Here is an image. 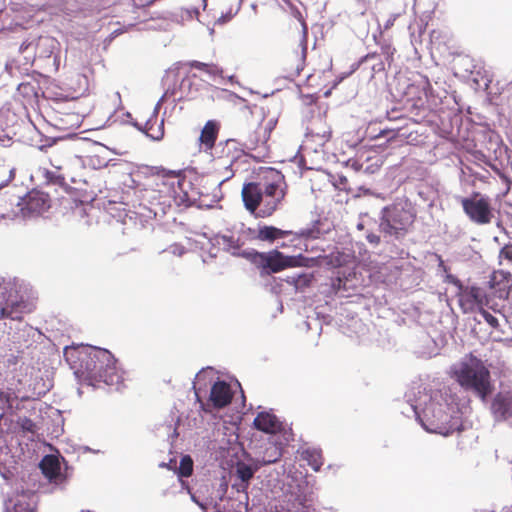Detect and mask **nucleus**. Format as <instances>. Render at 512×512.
<instances>
[{
    "label": "nucleus",
    "instance_id": "nucleus-34",
    "mask_svg": "<svg viewBox=\"0 0 512 512\" xmlns=\"http://www.w3.org/2000/svg\"><path fill=\"white\" fill-rule=\"evenodd\" d=\"M480 314L483 316L484 320L492 327V328H498L499 327V321L498 319L493 316L491 313H489L488 311H486L483 308H481L479 310Z\"/></svg>",
    "mask_w": 512,
    "mask_h": 512
},
{
    "label": "nucleus",
    "instance_id": "nucleus-17",
    "mask_svg": "<svg viewBox=\"0 0 512 512\" xmlns=\"http://www.w3.org/2000/svg\"><path fill=\"white\" fill-rule=\"evenodd\" d=\"M510 274L503 271H495L492 273L489 286L495 290V295L500 299H507L510 288Z\"/></svg>",
    "mask_w": 512,
    "mask_h": 512
},
{
    "label": "nucleus",
    "instance_id": "nucleus-35",
    "mask_svg": "<svg viewBox=\"0 0 512 512\" xmlns=\"http://www.w3.org/2000/svg\"><path fill=\"white\" fill-rule=\"evenodd\" d=\"M389 133H392V136H390L388 138L389 141L397 138V137H404L405 134L404 133H400V130L398 129L397 131L395 130H388V129H383L381 130L376 136L375 138H379V137H384L386 135H388Z\"/></svg>",
    "mask_w": 512,
    "mask_h": 512
},
{
    "label": "nucleus",
    "instance_id": "nucleus-47",
    "mask_svg": "<svg viewBox=\"0 0 512 512\" xmlns=\"http://www.w3.org/2000/svg\"><path fill=\"white\" fill-rule=\"evenodd\" d=\"M81 512H90V511H81Z\"/></svg>",
    "mask_w": 512,
    "mask_h": 512
},
{
    "label": "nucleus",
    "instance_id": "nucleus-37",
    "mask_svg": "<svg viewBox=\"0 0 512 512\" xmlns=\"http://www.w3.org/2000/svg\"><path fill=\"white\" fill-rule=\"evenodd\" d=\"M44 176L48 182H52L55 184H61L64 181V177L55 175L53 172L48 171V170L45 171Z\"/></svg>",
    "mask_w": 512,
    "mask_h": 512
},
{
    "label": "nucleus",
    "instance_id": "nucleus-13",
    "mask_svg": "<svg viewBox=\"0 0 512 512\" xmlns=\"http://www.w3.org/2000/svg\"><path fill=\"white\" fill-rule=\"evenodd\" d=\"M244 207L250 212L255 213L257 209L263 207L262 182L245 183L241 191Z\"/></svg>",
    "mask_w": 512,
    "mask_h": 512
},
{
    "label": "nucleus",
    "instance_id": "nucleus-39",
    "mask_svg": "<svg viewBox=\"0 0 512 512\" xmlns=\"http://www.w3.org/2000/svg\"><path fill=\"white\" fill-rule=\"evenodd\" d=\"M0 401L6 403L8 406H11L12 397L9 392H5L0 390Z\"/></svg>",
    "mask_w": 512,
    "mask_h": 512
},
{
    "label": "nucleus",
    "instance_id": "nucleus-21",
    "mask_svg": "<svg viewBox=\"0 0 512 512\" xmlns=\"http://www.w3.org/2000/svg\"><path fill=\"white\" fill-rule=\"evenodd\" d=\"M491 409L493 414L498 418H501L503 420L511 418L512 396L503 394L496 395V397L492 401Z\"/></svg>",
    "mask_w": 512,
    "mask_h": 512
},
{
    "label": "nucleus",
    "instance_id": "nucleus-46",
    "mask_svg": "<svg viewBox=\"0 0 512 512\" xmlns=\"http://www.w3.org/2000/svg\"><path fill=\"white\" fill-rule=\"evenodd\" d=\"M196 398L198 401H200L199 394L196 392Z\"/></svg>",
    "mask_w": 512,
    "mask_h": 512
},
{
    "label": "nucleus",
    "instance_id": "nucleus-11",
    "mask_svg": "<svg viewBox=\"0 0 512 512\" xmlns=\"http://www.w3.org/2000/svg\"><path fill=\"white\" fill-rule=\"evenodd\" d=\"M302 36L296 45L287 48L282 55L284 69L292 75H299L305 67L307 56V26L302 22Z\"/></svg>",
    "mask_w": 512,
    "mask_h": 512
},
{
    "label": "nucleus",
    "instance_id": "nucleus-40",
    "mask_svg": "<svg viewBox=\"0 0 512 512\" xmlns=\"http://www.w3.org/2000/svg\"><path fill=\"white\" fill-rule=\"evenodd\" d=\"M288 284L292 285V286H296L297 284V281H298V275H292V276H288L285 280Z\"/></svg>",
    "mask_w": 512,
    "mask_h": 512
},
{
    "label": "nucleus",
    "instance_id": "nucleus-22",
    "mask_svg": "<svg viewBox=\"0 0 512 512\" xmlns=\"http://www.w3.org/2000/svg\"><path fill=\"white\" fill-rule=\"evenodd\" d=\"M42 473L50 481H56L60 476V462L54 455H46L40 462Z\"/></svg>",
    "mask_w": 512,
    "mask_h": 512
},
{
    "label": "nucleus",
    "instance_id": "nucleus-41",
    "mask_svg": "<svg viewBox=\"0 0 512 512\" xmlns=\"http://www.w3.org/2000/svg\"><path fill=\"white\" fill-rule=\"evenodd\" d=\"M294 512H312V509L299 503Z\"/></svg>",
    "mask_w": 512,
    "mask_h": 512
},
{
    "label": "nucleus",
    "instance_id": "nucleus-33",
    "mask_svg": "<svg viewBox=\"0 0 512 512\" xmlns=\"http://www.w3.org/2000/svg\"><path fill=\"white\" fill-rule=\"evenodd\" d=\"M312 282V275L308 274H298V281L295 286L297 291H303L305 288L309 287Z\"/></svg>",
    "mask_w": 512,
    "mask_h": 512
},
{
    "label": "nucleus",
    "instance_id": "nucleus-3",
    "mask_svg": "<svg viewBox=\"0 0 512 512\" xmlns=\"http://www.w3.org/2000/svg\"><path fill=\"white\" fill-rule=\"evenodd\" d=\"M455 375L464 389L473 391L482 400H485L492 391L490 371L474 356H471L468 362L461 363Z\"/></svg>",
    "mask_w": 512,
    "mask_h": 512
},
{
    "label": "nucleus",
    "instance_id": "nucleus-30",
    "mask_svg": "<svg viewBox=\"0 0 512 512\" xmlns=\"http://www.w3.org/2000/svg\"><path fill=\"white\" fill-rule=\"evenodd\" d=\"M281 457V452L276 446H270L266 449L265 455L262 458L264 465L276 462Z\"/></svg>",
    "mask_w": 512,
    "mask_h": 512
},
{
    "label": "nucleus",
    "instance_id": "nucleus-4",
    "mask_svg": "<svg viewBox=\"0 0 512 512\" xmlns=\"http://www.w3.org/2000/svg\"><path fill=\"white\" fill-rule=\"evenodd\" d=\"M416 218L411 204L398 202L383 210L380 229L383 233L396 239L405 236Z\"/></svg>",
    "mask_w": 512,
    "mask_h": 512
},
{
    "label": "nucleus",
    "instance_id": "nucleus-20",
    "mask_svg": "<svg viewBox=\"0 0 512 512\" xmlns=\"http://www.w3.org/2000/svg\"><path fill=\"white\" fill-rule=\"evenodd\" d=\"M220 131V124L216 120H208L201 130L199 142L205 150H211L216 143Z\"/></svg>",
    "mask_w": 512,
    "mask_h": 512
},
{
    "label": "nucleus",
    "instance_id": "nucleus-1",
    "mask_svg": "<svg viewBox=\"0 0 512 512\" xmlns=\"http://www.w3.org/2000/svg\"><path fill=\"white\" fill-rule=\"evenodd\" d=\"M276 123L277 120L274 118L265 120L262 106L250 105L244 98L237 97L229 125L238 138L227 139L225 147L229 149L239 144L242 147L241 152L263 147L270 139Z\"/></svg>",
    "mask_w": 512,
    "mask_h": 512
},
{
    "label": "nucleus",
    "instance_id": "nucleus-43",
    "mask_svg": "<svg viewBox=\"0 0 512 512\" xmlns=\"http://www.w3.org/2000/svg\"><path fill=\"white\" fill-rule=\"evenodd\" d=\"M368 238H369V241H370V242H375V243H378V242H379V237H377V236L368 237Z\"/></svg>",
    "mask_w": 512,
    "mask_h": 512
},
{
    "label": "nucleus",
    "instance_id": "nucleus-15",
    "mask_svg": "<svg viewBox=\"0 0 512 512\" xmlns=\"http://www.w3.org/2000/svg\"><path fill=\"white\" fill-rule=\"evenodd\" d=\"M296 261L292 256H285L278 250H272L268 252V258L266 261V275L272 273H278L286 268L295 266Z\"/></svg>",
    "mask_w": 512,
    "mask_h": 512
},
{
    "label": "nucleus",
    "instance_id": "nucleus-9",
    "mask_svg": "<svg viewBox=\"0 0 512 512\" xmlns=\"http://www.w3.org/2000/svg\"><path fill=\"white\" fill-rule=\"evenodd\" d=\"M403 106L413 116L416 123L424 122L430 115L428 95L424 87L416 84L407 86L403 95Z\"/></svg>",
    "mask_w": 512,
    "mask_h": 512
},
{
    "label": "nucleus",
    "instance_id": "nucleus-25",
    "mask_svg": "<svg viewBox=\"0 0 512 512\" xmlns=\"http://www.w3.org/2000/svg\"><path fill=\"white\" fill-rule=\"evenodd\" d=\"M188 65L191 68L201 70V71H203L209 75H212V76H222V74H223V70L218 65L213 64V63H203L200 61L193 60V61H190L188 63Z\"/></svg>",
    "mask_w": 512,
    "mask_h": 512
},
{
    "label": "nucleus",
    "instance_id": "nucleus-36",
    "mask_svg": "<svg viewBox=\"0 0 512 512\" xmlns=\"http://www.w3.org/2000/svg\"><path fill=\"white\" fill-rule=\"evenodd\" d=\"M19 424H20L21 428L25 431L34 432V430H35L34 422L27 417L20 418Z\"/></svg>",
    "mask_w": 512,
    "mask_h": 512
},
{
    "label": "nucleus",
    "instance_id": "nucleus-27",
    "mask_svg": "<svg viewBox=\"0 0 512 512\" xmlns=\"http://www.w3.org/2000/svg\"><path fill=\"white\" fill-rule=\"evenodd\" d=\"M9 502L12 506H7V512H35L24 495H22V498H16Z\"/></svg>",
    "mask_w": 512,
    "mask_h": 512
},
{
    "label": "nucleus",
    "instance_id": "nucleus-24",
    "mask_svg": "<svg viewBox=\"0 0 512 512\" xmlns=\"http://www.w3.org/2000/svg\"><path fill=\"white\" fill-rule=\"evenodd\" d=\"M301 457L307 461L308 465L314 470L319 471L324 463L322 451L316 448H307L302 451Z\"/></svg>",
    "mask_w": 512,
    "mask_h": 512
},
{
    "label": "nucleus",
    "instance_id": "nucleus-14",
    "mask_svg": "<svg viewBox=\"0 0 512 512\" xmlns=\"http://www.w3.org/2000/svg\"><path fill=\"white\" fill-rule=\"evenodd\" d=\"M233 399L230 385L225 381H216L210 391L209 401L215 409L228 406Z\"/></svg>",
    "mask_w": 512,
    "mask_h": 512
},
{
    "label": "nucleus",
    "instance_id": "nucleus-19",
    "mask_svg": "<svg viewBox=\"0 0 512 512\" xmlns=\"http://www.w3.org/2000/svg\"><path fill=\"white\" fill-rule=\"evenodd\" d=\"M449 418V415L444 411L442 406H438L433 410V420L430 422L431 428L427 429L446 436L453 431L452 426L448 425Z\"/></svg>",
    "mask_w": 512,
    "mask_h": 512
},
{
    "label": "nucleus",
    "instance_id": "nucleus-42",
    "mask_svg": "<svg viewBox=\"0 0 512 512\" xmlns=\"http://www.w3.org/2000/svg\"><path fill=\"white\" fill-rule=\"evenodd\" d=\"M351 166L355 171H359L362 167V164L358 163L357 161H353Z\"/></svg>",
    "mask_w": 512,
    "mask_h": 512
},
{
    "label": "nucleus",
    "instance_id": "nucleus-16",
    "mask_svg": "<svg viewBox=\"0 0 512 512\" xmlns=\"http://www.w3.org/2000/svg\"><path fill=\"white\" fill-rule=\"evenodd\" d=\"M254 427L267 434H276L283 428L282 422L270 412H260L253 421Z\"/></svg>",
    "mask_w": 512,
    "mask_h": 512
},
{
    "label": "nucleus",
    "instance_id": "nucleus-38",
    "mask_svg": "<svg viewBox=\"0 0 512 512\" xmlns=\"http://www.w3.org/2000/svg\"><path fill=\"white\" fill-rule=\"evenodd\" d=\"M300 236L302 237H306V238H313V239H316L319 237L320 235V230L317 228V229H302L299 233Z\"/></svg>",
    "mask_w": 512,
    "mask_h": 512
},
{
    "label": "nucleus",
    "instance_id": "nucleus-5",
    "mask_svg": "<svg viewBox=\"0 0 512 512\" xmlns=\"http://www.w3.org/2000/svg\"><path fill=\"white\" fill-rule=\"evenodd\" d=\"M29 312L30 304L20 294L18 283L3 279L0 283V319L22 320L23 315Z\"/></svg>",
    "mask_w": 512,
    "mask_h": 512
},
{
    "label": "nucleus",
    "instance_id": "nucleus-2",
    "mask_svg": "<svg viewBox=\"0 0 512 512\" xmlns=\"http://www.w3.org/2000/svg\"><path fill=\"white\" fill-rule=\"evenodd\" d=\"M153 176L157 191L172 199L175 205L189 207L196 203L199 193L183 170L156 167Z\"/></svg>",
    "mask_w": 512,
    "mask_h": 512
},
{
    "label": "nucleus",
    "instance_id": "nucleus-45",
    "mask_svg": "<svg viewBox=\"0 0 512 512\" xmlns=\"http://www.w3.org/2000/svg\"><path fill=\"white\" fill-rule=\"evenodd\" d=\"M200 403H201V407H202V409H203L205 412H210V410H208V409H206V408H205V404H204L203 402H201V401H200Z\"/></svg>",
    "mask_w": 512,
    "mask_h": 512
},
{
    "label": "nucleus",
    "instance_id": "nucleus-12",
    "mask_svg": "<svg viewBox=\"0 0 512 512\" xmlns=\"http://www.w3.org/2000/svg\"><path fill=\"white\" fill-rule=\"evenodd\" d=\"M50 202L48 194L34 189L21 198L17 205L23 217H32L47 211L50 208Z\"/></svg>",
    "mask_w": 512,
    "mask_h": 512
},
{
    "label": "nucleus",
    "instance_id": "nucleus-26",
    "mask_svg": "<svg viewBox=\"0 0 512 512\" xmlns=\"http://www.w3.org/2000/svg\"><path fill=\"white\" fill-rule=\"evenodd\" d=\"M236 474L243 482V490L247 489L249 481L253 478L254 470L245 463H238L236 467Z\"/></svg>",
    "mask_w": 512,
    "mask_h": 512
},
{
    "label": "nucleus",
    "instance_id": "nucleus-28",
    "mask_svg": "<svg viewBox=\"0 0 512 512\" xmlns=\"http://www.w3.org/2000/svg\"><path fill=\"white\" fill-rule=\"evenodd\" d=\"M268 258V252H258L254 251L248 255V259L254 264L258 269L261 270V274L266 273V261Z\"/></svg>",
    "mask_w": 512,
    "mask_h": 512
},
{
    "label": "nucleus",
    "instance_id": "nucleus-8",
    "mask_svg": "<svg viewBox=\"0 0 512 512\" xmlns=\"http://www.w3.org/2000/svg\"><path fill=\"white\" fill-rule=\"evenodd\" d=\"M89 359L87 369L90 376L96 381L107 385L114 384L118 375L116 372V359L113 354L106 349L95 348L91 351Z\"/></svg>",
    "mask_w": 512,
    "mask_h": 512
},
{
    "label": "nucleus",
    "instance_id": "nucleus-31",
    "mask_svg": "<svg viewBox=\"0 0 512 512\" xmlns=\"http://www.w3.org/2000/svg\"><path fill=\"white\" fill-rule=\"evenodd\" d=\"M506 261L507 264H512V243L505 244L499 252V263L502 264Z\"/></svg>",
    "mask_w": 512,
    "mask_h": 512
},
{
    "label": "nucleus",
    "instance_id": "nucleus-7",
    "mask_svg": "<svg viewBox=\"0 0 512 512\" xmlns=\"http://www.w3.org/2000/svg\"><path fill=\"white\" fill-rule=\"evenodd\" d=\"M459 203L467 218L476 225H488L494 218V209L489 196L478 191L461 197Z\"/></svg>",
    "mask_w": 512,
    "mask_h": 512
},
{
    "label": "nucleus",
    "instance_id": "nucleus-29",
    "mask_svg": "<svg viewBox=\"0 0 512 512\" xmlns=\"http://www.w3.org/2000/svg\"><path fill=\"white\" fill-rule=\"evenodd\" d=\"M193 473V460L189 455H185L180 460L178 475L180 477H190Z\"/></svg>",
    "mask_w": 512,
    "mask_h": 512
},
{
    "label": "nucleus",
    "instance_id": "nucleus-10",
    "mask_svg": "<svg viewBox=\"0 0 512 512\" xmlns=\"http://www.w3.org/2000/svg\"><path fill=\"white\" fill-rule=\"evenodd\" d=\"M452 283L458 288V303L464 313L473 312L489 304L486 291L478 286H464L462 282L454 278Z\"/></svg>",
    "mask_w": 512,
    "mask_h": 512
},
{
    "label": "nucleus",
    "instance_id": "nucleus-23",
    "mask_svg": "<svg viewBox=\"0 0 512 512\" xmlns=\"http://www.w3.org/2000/svg\"><path fill=\"white\" fill-rule=\"evenodd\" d=\"M144 132L153 140H161L164 136V120L159 121L156 115L149 118L145 123Z\"/></svg>",
    "mask_w": 512,
    "mask_h": 512
},
{
    "label": "nucleus",
    "instance_id": "nucleus-18",
    "mask_svg": "<svg viewBox=\"0 0 512 512\" xmlns=\"http://www.w3.org/2000/svg\"><path fill=\"white\" fill-rule=\"evenodd\" d=\"M251 233H255L253 235V239L263 242H274L277 239L285 238L292 234L291 231L282 230L275 226L262 225L259 226L258 229L254 232L250 230Z\"/></svg>",
    "mask_w": 512,
    "mask_h": 512
},
{
    "label": "nucleus",
    "instance_id": "nucleus-32",
    "mask_svg": "<svg viewBox=\"0 0 512 512\" xmlns=\"http://www.w3.org/2000/svg\"><path fill=\"white\" fill-rule=\"evenodd\" d=\"M0 174H3L5 177L1 180L0 186L7 185L11 182L15 177V169L11 167H7L4 165L0 166Z\"/></svg>",
    "mask_w": 512,
    "mask_h": 512
},
{
    "label": "nucleus",
    "instance_id": "nucleus-44",
    "mask_svg": "<svg viewBox=\"0 0 512 512\" xmlns=\"http://www.w3.org/2000/svg\"><path fill=\"white\" fill-rule=\"evenodd\" d=\"M51 164H52L56 169H58V170L62 169V164H61V163H53V162L51 161Z\"/></svg>",
    "mask_w": 512,
    "mask_h": 512
},
{
    "label": "nucleus",
    "instance_id": "nucleus-6",
    "mask_svg": "<svg viewBox=\"0 0 512 512\" xmlns=\"http://www.w3.org/2000/svg\"><path fill=\"white\" fill-rule=\"evenodd\" d=\"M287 185L284 176L279 172H271L262 181L263 207L257 213L258 217H269L279 207L286 196Z\"/></svg>",
    "mask_w": 512,
    "mask_h": 512
}]
</instances>
